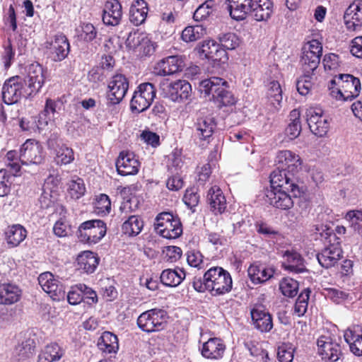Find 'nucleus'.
I'll list each match as a JSON object with an SVG mask.
<instances>
[{"label": "nucleus", "mask_w": 362, "mask_h": 362, "mask_svg": "<svg viewBox=\"0 0 362 362\" xmlns=\"http://www.w3.org/2000/svg\"><path fill=\"white\" fill-rule=\"evenodd\" d=\"M194 288L198 292L209 291L213 296L228 293L233 287L230 273L220 267H213L204 274L203 278L194 277Z\"/></svg>", "instance_id": "obj_1"}, {"label": "nucleus", "mask_w": 362, "mask_h": 362, "mask_svg": "<svg viewBox=\"0 0 362 362\" xmlns=\"http://www.w3.org/2000/svg\"><path fill=\"white\" fill-rule=\"evenodd\" d=\"M228 82L220 77H211L202 81L199 83V90L205 95H211L214 103L218 107L230 106L236 100L231 92L228 90Z\"/></svg>", "instance_id": "obj_2"}, {"label": "nucleus", "mask_w": 362, "mask_h": 362, "mask_svg": "<svg viewBox=\"0 0 362 362\" xmlns=\"http://www.w3.org/2000/svg\"><path fill=\"white\" fill-rule=\"evenodd\" d=\"M321 229L322 232L317 228L316 232L325 239V244L328 245L317 255V259L322 267L329 268L334 266L341 257L340 238H337L333 230L329 228L322 226Z\"/></svg>", "instance_id": "obj_3"}, {"label": "nucleus", "mask_w": 362, "mask_h": 362, "mask_svg": "<svg viewBox=\"0 0 362 362\" xmlns=\"http://www.w3.org/2000/svg\"><path fill=\"white\" fill-rule=\"evenodd\" d=\"M157 233L167 239H175L182 233V226L180 218L170 212H162L157 215L154 223Z\"/></svg>", "instance_id": "obj_4"}, {"label": "nucleus", "mask_w": 362, "mask_h": 362, "mask_svg": "<svg viewBox=\"0 0 362 362\" xmlns=\"http://www.w3.org/2000/svg\"><path fill=\"white\" fill-rule=\"evenodd\" d=\"M167 318L166 311L153 308L142 313L137 318V325L145 332H159L165 327Z\"/></svg>", "instance_id": "obj_5"}, {"label": "nucleus", "mask_w": 362, "mask_h": 362, "mask_svg": "<svg viewBox=\"0 0 362 362\" xmlns=\"http://www.w3.org/2000/svg\"><path fill=\"white\" fill-rule=\"evenodd\" d=\"M105 223L99 219L86 221L82 223L77 230L79 240L83 243L95 244L106 234Z\"/></svg>", "instance_id": "obj_6"}, {"label": "nucleus", "mask_w": 362, "mask_h": 362, "mask_svg": "<svg viewBox=\"0 0 362 362\" xmlns=\"http://www.w3.org/2000/svg\"><path fill=\"white\" fill-rule=\"evenodd\" d=\"M26 81L21 76H16L7 79L2 88V99L7 105L18 102L22 97L31 96L26 90Z\"/></svg>", "instance_id": "obj_7"}, {"label": "nucleus", "mask_w": 362, "mask_h": 362, "mask_svg": "<svg viewBox=\"0 0 362 362\" xmlns=\"http://www.w3.org/2000/svg\"><path fill=\"white\" fill-rule=\"evenodd\" d=\"M306 120L313 134L318 137L327 135L329 130L330 122L329 117L319 106H311L305 112Z\"/></svg>", "instance_id": "obj_8"}, {"label": "nucleus", "mask_w": 362, "mask_h": 362, "mask_svg": "<svg viewBox=\"0 0 362 362\" xmlns=\"http://www.w3.org/2000/svg\"><path fill=\"white\" fill-rule=\"evenodd\" d=\"M322 54V43L317 40L307 42L303 47L300 62L306 73H312L317 67Z\"/></svg>", "instance_id": "obj_9"}, {"label": "nucleus", "mask_w": 362, "mask_h": 362, "mask_svg": "<svg viewBox=\"0 0 362 362\" xmlns=\"http://www.w3.org/2000/svg\"><path fill=\"white\" fill-rule=\"evenodd\" d=\"M160 90L164 97L176 103L189 98L191 94V85L185 80L175 81H165L160 83Z\"/></svg>", "instance_id": "obj_10"}, {"label": "nucleus", "mask_w": 362, "mask_h": 362, "mask_svg": "<svg viewBox=\"0 0 362 362\" xmlns=\"http://www.w3.org/2000/svg\"><path fill=\"white\" fill-rule=\"evenodd\" d=\"M271 189H286L296 197L300 195V190L296 183L294 174L288 173L286 169L277 168L270 175Z\"/></svg>", "instance_id": "obj_11"}, {"label": "nucleus", "mask_w": 362, "mask_h": 362, "mask_svg": "<svg viewBox=\"0 0 362 362\" xmlns=\"http://www.w3.org/2000/svg\"><path fill=\"white\" fill-rule=\"evenodd\" d=\"M156 97V88L151 83H144L134 91L130 106L133 112H141L146 110Z\"/></svg>", "instance_id": "obj_12"}, {"label": "nucleus", "mask_w": 362, "mask_h": 362, "mask_svg": "<svg viewBox=\"0 0 362 362\" xmlns=\"http://www.w3.org/2000/svg\"><path fill=\"white\" fill-rule=\"evenodd\" d=\"M332 85H337L344 95V101L356 98L361 91V86L359 78L351 74H339L331 80Z\"/></svg>", "instance_id": "obj_13"}, {"label": "nucleus", "mask_w": 362, "mask_h": 362, "mask_svg": "<svg viewBox=\"0 0 362 362\" xmlns=\"http://www.w3.org/2000/svg\"><path fill=\"white\" fill-rule=\"evenodd\" d=\"M38 282L45 292L54 300H60L66 297L64 286L51 272H44L38 277Z\"/></svg>", "instance_id": "obj_14"}, {"label": "nucleus", "mask_w": 362, "mask_h": 362, "mask_svg": "<svg viewBox=\"0 0 362 362\" xmlns=\"http://www.w3.org/2000/svg\"><path fill=\"white\" fill-rule=\"evenodd\" d=\"M22 165H39L44 160L43 148L35 140L28 139L20 148Z\"/></svg>", "instance_id": "obj_15"}, {"label": "nucleus", "mask_w": 362, "mask_h": 362, "mask_svg": "<svg viewBox=\"0 0 362 362\" xmlns=\"http://www.w3.org/2000/svg\"><path fill=\"white\" fill-rule=\"evenodd\" d=\"M128 88L129 82L124 75L119 74L113 76L108 84V101L112 105L119 103L125 96Z\"/></svg>", "instance_id": "obj_16"}, {"label": "nucleus", "mask_w": 362, "mask_h": 362, "mask_svg": "<svg viewBox=\"0 0 362 362\" xmlns=\"http://www.w3.org/2000/svg\"><path fill=\"white\" fill-rule=\"evenodd\" d=\"M46 48L49 51V55L54 62L64 60L69 54L70 45L66 37L63 34H57L46 43Z\"/></svg>", "instance_id": "obj_17"}, {"label": "nucleus", "mask_w": 362, "mask_h": 362, "mask_svg": "<svg viewBox=\"0 0 362 362\" xmlns=\"http://www.w3.org/2000/svg\"><path fill=\"white\" fill-rule=\"evenodd\" d=\"M185 64L182 56L173 55L156 63L154 72L159 76H168L182 71Z\"/></svg>", "instance_id": "obj_18"}, {"label": "nucleus", "mask_w": 362, "mask_h": 362, "mask_svg": "<svg viewBox=\"0 0 362 362\" xmlns=\"http://www.w3.org/2000/svg\"><path fill=\"white\" fill-rule=\"evenodd\" d=\"M26 90L32 95L36 94L42 87L45 80V71L43 67L39 64H32L28 69V74L26 78Z\"/></svg>", "instance_id": "obj_19"}, {"label": "nucleus", "mask_w": 362, "mask_h": 362, "mask_svg": "<svg viewBox=\"0 0 362 362\" xmlns=\"http://www.w3.org/2000/svg\"><path fill=\"white\" fill-rule=\"evenodd\" d=\"M286 189H270L266 194V202L281 210H288L293 206L294 196L288 194Z\"/></svg>", "instance_id": "obj_20"}, {"label": "nucleus", "mask_w": 362, "mask_h": 362, "mask_svg": "<svg viewBox=\"0 0 362 362\" xmlns=\"http://www.w3.org/2000/svg\"><path fill=\"white\" fill-rule=\"evenodd\" d=\"M318 354L327 362L337 361L341 355L340 346L329 337L322 336L317 339Z\"/></svg>", "instance_id": "obj_21"}, {"label": "nucleus", "mask_w": 362, "mask_h": 362, "mask_svg": "<svg viewBox=\"0 0 362 362\" xmlns=\"http://www.w3.org/2000/svg\"><path fill=\"white\" fill-rule=\"evenodd\" d=\"M275 162L279 168L286 169L292 174L298 172L302 165L300 156L289 150L279 151L276 153Z\"/></svg>", "instance_id": "obj_22"}, {"label": "nucleus", "mask_w": 362, "mask_h": 362, "mask_svg": "<svg viewBox=\"0 0 362 362\" xmlns=\"http://www.w3.org/2000/svg\"><path fill=\"white\" fill-rule=\"evenodd\" d=\"M118 173L122 176L136 175L139 170L140 163L132 152L122 151L116 161Z\"/></svg>", "instance_id": "obj_23"}, {"label": "nucleus", "mask_w": 362, "mask_h": 362, "mask_svg": "<svg viewBox=\"0 0 362 362\" xmlns=\"http://www.w3.org/2000/svg\"><path fill=\"white\" fill-rule=\"evenodd\" d=\"M216 123L211 117H202L197 119L193 128V134L196 140L200 142L209 143L213 135Z\"/></svg>", "instance_id": "obj_24"}, {"label": "nucleus", "mask_w": 362, "mask_h": 362, "mask_svg": "<svg viewBox=\"0 0 362 362\" xmlns=\"http://www.w3.org/2000/svg\"><path fill=\"white\" fill-rule=\"evenodd\" d=\"M346 28L355 31L362 27V0H356L346 8L344 13Z\"/></svg>", "instance_id": "obj_25"}, {"label": "nucleus", "mask_w": 362, "mask_h": 362, "mask_svg": "<svg viewBox=\"0 0 362 362\" xmlns=\"http://www.w3.org/2000/svg\"><path fill=\"white\" fill-rule=\"evenodd\" d=\"M250 313L253 325L257 329L262 332H268L272 329V315L262 305H255Z\"/></svg>", "instance_id": "obj_26"}, {"label": "nucleus", "mask_w": 362, "mask_h": 362, "mask_svg": "<svg viewBox=\"0 0 362 362\" xmlns=\"http://www.w3.org/2000/svg\"><path fill=\"white\" fill-rule=\"evenodd\" d=\"M122 18V6L118 0L107 1L103 11V22L108 26H116Z\"/></svg>", "instance_id": "obj_27"}, {"label": "nucleus", "mask_w": 362, "mask_h": 362, "mask_svg": "<svg viewBox=\"0 0 362 362\" xmlns=\"http://www.w3.org/2000/svg\"><path fill=\"white\" fill-rule=\"evenodd\" d=\"M203 357L211 360H218L223 356L226 345L220 338H211L199 348Z\"/></svg>", "instance_id": "obj_28"}, {"label": "nucleus", "mask_w": 362, "mask_h": 362, "mask_svg": "<svg viewBox=\"0 0 362 362\" xmlns=\"http://www.w3.org/2000/svg\"><path fill=\"white\" fill-rule=\"evenodd\" d=\"M206 199L211 210L215 214H221L226 211V199L219 187H211L208 191Z\"/></svg>", "instance_id": "obj_29"}, {"label": "nucleus", "mask_w": 362, "mask_h": 362, "mask_svg": "<svg viewBox=\"0 0 362 362\" xmlns=\"http://www.w3.org/2000/svg\"><path fill=\"white\" fill-rule=\"evenodd\" d=\"M283 267L285 270L293 273H302L306 270L305 261L302 256L296 251L287 250L284 252Z\"/></svg>", "instance_id": "obj_30"}, {"label": "nucleus", "mask_w": 362, "mask_h": 362, "mask_svg": "<svg viewBox=\"0 0 362 362\" xmlns=\"http://www.w3.org/2000/svg\"><path fill=\"white\" fill-rule=\"evenodd\" d=\"M21 296L22 290L18 286L11 283L0 284V305H13L20 300Z\"/></svg>", "instance_id": "obj_31"}, {"label": "nucleus", "mask_w": 362, "mask_h": 362, "mask_svg": "<svg viewBox=\"0 0 362 362\" xmlns=\"http://www.w3.org/2000/svg\"><path fill=\"white\" fill-rule=\"evenodd\" d=\"M274 273L272 268H268L258 262H254L247 269L248 276L255 284L266 282L273 276Z\"/></svg>", "instance_id": "obj_32"}, {"label": "nucleus", "mask_w": 362, "mask_h": 362, "mask_svg": "<svg viewBox=\"0 0 362 362\" xmlns=\"http://www.w3.org/2000/svg\"><path fill=\"white\" fill-rule=\"evenodd\" d=\"M252 0L240 1H229L227 10L230 17L238 21L245 20L252 11Z\"/></svg>", "instance_id": "obj_33"}, {"label": "nucleus", "mask_w": 362, "mask_h": 362, "mask_svg": "<svg viewBox=\"0 0 362 362\" xmlns=\"http://www.w3.org/2000/svg\"><path fill=\"white\" fill-rule=\"evenodd\" d=\"M77 269L81 272L91 274L95 272L99 263L97 255L90 251H84L77 257Z\"/></svg>", "instance_id": "obj_34"}, {"label": "nucleus", "mask_w": 362, "mask_h": 362, "mask_svg": "<svg viewBox=\"0 0 362 362\" xmlns=\"http://www.w3.org/2000/svg\"><path fill=\"white\" fill-rule=\"evenodd\" d=\"M257 21H266L273 13V3L271 0L252 1V11Z\"/></svg>", "instance_id": "obj_35"}, {"label": "nucleus", "mask_w": 362, "mask_h": 362, "mask_svg": "<svg viewBox=\"0 0 362 362\" xmlns=\"http://www.w3.org/2000/svg\"><path fill=\"white\" fill-rule=\"evenodd\" d=\"M26 236V230L20 224L10 226L5 231V240L10 247H15L19 245Z\"/></svg>", "instance_id": "obj_36"}, {"label": "nucleus", "mask_w": 362, "mask_h": 362, "mask_svg": "<svg viewBox=\"0 0 362 362\" xmlns=\"http://www.w3.org/2000/svg\"><path fill=\"white\" fill-rule=\"evenodd\" d=\"M65 351L58 344H47L39 354L37 362L59 361L64 355Z\"/></svg>", "instance_id": "obj_37"}, {"label": "nucleus", "mask_w": 362, "mask_h": 362, "mask_svg": "<svg viewBox=\"0 0 362 362\" xmlns=\"http://www.w3.org/2000/svg\"><path fill=\"white\" fill-rule=\"evenodd\" d=\"M147 3L144 0H135L129 9V20L135 25L142 24L148 13Z\"/></svg>", "instance_id": "obj_38"}, {"label": "nucleus", "mask_w": 362, "mask_h": 362, "mask_svg": "<svg viewBox=\"0 0 362 362\" xmlns=\"http://www.w3.org/2000/svg\"><path fill=\"white\" fill-rule=\"evenodd\" d=\"M97 345L98 349L105 354H116L119 349L117 337L110 332L102 334Z\"/></svg>", "instance_id": "obj_39"}, {"label": "nucleus", "mask_w": 362, "mask_h": 362, "mask_svg": "<svg viewBox=\"0 0 362 362\" xmlns=\"http://www.w3.org/2000/svg\"><path fill=\"white\" fill-rule=\"evenodd\" d=\"M160 281L166 286L175 287L180 285L185 278V272L181 268L168 269L162 272Z\"/></svg>", "instance_id": "obj_40"}, {"label": "nucleus", "mask_w": 362, "mask_h": 362, "mask_svg": "<svg viewBox=\"0 0 362 362\" xmlns=\"http://www.w3.org/2000/svg\"><path fill=\"white\" fill-rule=\"evenodd\" d=\"M54 162L57 165H66L74 160V151L66 144H58L54 149Z\"/></svg>", "instance_id": "obj_41"}, {"label": "nucleus", "mask_w": 362, "mask_h": 362, "mask_svg": "<svg viewBox=\"0 0 362 362\" xmlns=\"http://www.w3.org/2000/svg\"><path fill=\"white\" fill-rule=\"evenodd\" d=\"M144 228V221L139 216H130L126 220L122 226V230L123 233L128 236L134 237L139 235Z\"/></svg>", "instance_id": "obj_42"}, {"label": "nucleus", "mask_w": 362, "mask_h": 362, "mask_svg": "<svg viewBox=\"0 0 362 362\" xmlns=\"http://www.w3.org/2000/svg\"><path fill=\"white\" fill-rule=\"evenodd\" d=\"M344 339L349 344L351 351L357 356H362V334H357L351 328L347 329L344 334Z\"/></svg>", "instance_id": "obj_43"}, {"label": "nucleus", "mask_w": 362, "mask_h": 362, "mask_svg": "<svg viewBox=\"0 0 362 362\" xmlns=\"http://www.w3.org/2000/svg\"><path fill=\"white\" fill-rule=\"evenodd\" d=\"M289 123L286 129V134L290 139L297 138L301 132L300 112L294 109L289 114Z\"/></svg>", "instance_id": "obj_44"}, {"label": "nucleus", "mask_w": 362, "mask_h": 362, "mask_svg": "<svg viewBox=\"0 0 362 362\" xmlns=\"http://www.w3.org/2000/svg\"><path fill=\"white\" fill-rule=\"evenodd\" d=\"M4 163L13 176L20 175L19 173L23 165L21 152L18 153L16 150L8 151L4 157Z\"/></svg>", "instance_id": "obj_45"}, {"label": "nucleus", "mask_w": 362, "mask_h": 362, "mask_svg": "<svg viewBox=\"0 0 362 362\" xmlns=\"http://www.w3.org/2000/svg\"><path fill=\"white\" fill-rule=\"evenodd\" d=\"M68 195L73 199H78L86 193V185L82 178L74 176L67 184Z\"/></svg>", "instance_id": "obj_46"}, {"label": "nucleus", "mask_w": 362, "mask_h": 362, "mask_svg": "<svg viewBox=\"0 0 362 362\" xmlns=\"http://www.w3.org/2000/svg\"><path fill=\"white\" fill-rule=\"evenodd\" d=\"M76 33L80 40L90 42L98 35L95 27L90 23H82L76 28Z\"/></svg>", "instance_id": "obj_47"}, {"label": "nucleus", "mask_w": 362, "mask_h": 362, "mask_svg": "<svg viewBox=\"0 0 362 362\" xmlns=\"http://www.w3.org/2000/svg\"><path fill=\"white\" fill-rule=\"evenodd\" d=\"M206 31L202 25L187 26L182 32V40L186 42H191L202 38Z\"/></svg>", "instance_id": "obj_48"}, {"label": "nucleus", "mask_w": 362, "mask_h": 362, "mask_svg": "<svg viewBox=\"0 0 362 362\" xmlns=\"http://www.w3.org/2000/svg\"><path fill=\"white\" fill-rule=\"evenodd\" d=\"M345 219L354 232L362 237V211H349L346 214Z\"/></svg>", "instance_id": "obj_49"}, {"label": "nucleus", "mask_w": 362, "mask_h": 362, "mask_svg": "<svg viewBox=\"0 0 362 362\" xmlns=\"http://www.w3.org/2000/svg\"><path fill=\"white\" fill-rule=\"evenodd\" d=\"M216 8L214 0H206L196 9L193 18L196 21H204L215 11Z\"/></svg>", "instance_id": "obj_50"}, {"label": "nucleus", "mask_w": 362, "mask_h": 362, "mask_svg": "<svg viewBox=\"0 0 362 362\" xmlns=\"http://www.w3.org/2000/svg\"><path fill=\"white\" fill-rule=\"evenodd\" d=\"M267 98L270 103L277 108L282 100V90L279 83L272 81L268 85Z\"/></svg>", "instance_id": "obj_51"}, {"label": "nucleus", "mask_w": 362, "mask_h": 362, "mask_svg": "<svg viewBox=\"0 0 362 362\" xmlns=\"http://www.w3.org/2000/svg\"><path fill=\"white\" fill-rule=\"evenodd\" d=\"M310 293V291L309 289H305L298 296L293 308V313L298 317H302L306 313L308 306Z\"/></svg>", "instance_id": "obj_52"}, {"label": "nucleus", "mask_w": 362, "mask_h": 362, "mask_svg": "<svg viewBox=\"0 0 362 362\" xmlns=\"http://www.w3.org/2000/svg\"><path fill=\"white\" fill-rule=\"evenodd\" d=\"M279 289L284 296L293 298L298 293V282L291 278H284L279 284Z\"/></svg>", "instance_id": "obj_53"}, {"label": "nucleus", "mask_w": 362, "mask_h": 362, "mask_svg": "<svg viewBox=\"0 0 362 362\" xmlns=\"http://www.w3.org/2000/svg\"><path fill=\"white\" fill-rule=\"evenodd\" d=\"M56 111V103L51 99L46 100L45 109L39 115V124L40 125H47L48 122L52 119L51 115H54Z\"/></svg>", "instance_id": "obj_54"}, {"label": "nucleus", "mask_w": 362, "mask_h": 362, "mask_svg": "<svg viewBox=\"0 0 362 362\" xmlns=\"http://www.w3.org/2000/svg\"><path fill=\"white\" fill-rule=\"evenodd\" d=\"M35 346L34 341L28 339L16 347V351L18 354V360H25L32 356Z\"/></svg>", "instance_id": "obj_55"}, {"label": "nucleus", "mask_w": 362, "mask_h": 362, "mask_svg": "<svg viewBox=\"0 0 362 362\" xmlns=\"http://www.w3.org/2000/svg\"><path fill=\"white\" fill-rule=\"evenodd\" d=\"M294 349L291 344H283L278 348L277 357L280 362H292Z\"/></svg>", "instance_id": "obj_56"}, {"label": "nucleus", "mask_w": 362, "mask_h": 362, "mask_svg": "<svg viewBox=\"0 0 362 362\" xmlns=\"http://www.w3.org/2000/svg\"><path fill=\"white\" fill-rule=\"evenodd\" d=\"M95 209L98 214H109L111 209V202L109 197L105 194H100L96 199Z\"/></svg>", "instance_id": "obj_57"}, {"label": "nucleus", "mask_w": 362, "mask_h": 362, "mask_svg": "<svg viewBox=\"0 0 362 362\" xmlns=\"http://www.w3.org/2000/svg\"><path fill=\"white\" fill-rule=\"evenodd\" d=\"M325 298L330 299L335 303H340L347 298L348 294L343 291L334 288H326L323 290Z\"/></svg>", "instance_id": "obj_58"}, {"label": "nucleus", "mask_w": 362, "mask_h": 362, "mask_svg": "<svg viewBox=\"0 0 362 362\" xmlns=\"http://www.w3.org/2000/svg\"><path fill=\"white\" fill-rule=\"evenodd\" d=\"M11 175L6 169L0 170V197L8 195L11 191Z\"/></svg>", "instance_id": "obj_59"}, {"label": "nucleus", "mask_w": 362, "mask_h": 362, "mask_svg": "<svg viewBox=\"0 0 362 362\" xmlns=\"http://www.w3.org/2000/svg\"><path fill=\"white\" fill-rule=\"evenodd\" d=\"M221 47L225 49L232 50L239 45L238 37L232 33L223 34L220 37Z\"/></svg>", "instance_id": "obj_60"}, {"label": "nucleus", "mask_w": 362, "mask_h": 362, "mask_svg": "<svg viewBox=\"0 0 362 362\" xmlns=\"http://www.w3.org/2000/svg\"><path fill=\"white\" fill-rule=\"evenodd\" d=\"M54 202L52 191L45 185L42 187V193L39 197V204L42 209L51 207Z\"/></svg>", "instance_id": "obj_61"}, {"label": "nucleus", "mask_w": 362, "mask_h": 362, "mask_svg": "<svg viewBox=\"0 0 362 362\" xmlns=\"http://www.w3.org/2000/svg\"><path fill=\"white\" fill-rule=\"evenodd\" d=\"M218 48V44L214 40H205L199 47V52L204 55L205 58L211 59V56L214 55Z\"/></svg>", "instance_id": "obj_62"}, {"label": "nucleus", "mask_w": 362, "mask_h": 362, "mask_svg": "<svg viewBox=\"0 0 362 362\" xmlns=\"http://www.w3.org/2000/svg\"><path fill=\"white\" fill-rule=\"evenodd\" d=\"M183 202L186 206L192 209L198 205L199 196L194 188L187 189L183 197Z\"/></svg>", "instance_id": "obj_63"}, {"label": "nucleus", "mask_w": 362, "mask_h": 362, "mask_svg": "<svg viewBox=\"0 0 362 362\" xmlns=\"http://www.w3.org/2000/svg\"><path fill=\"white\" fill-rule=\"evenodd\" d=\"M310 73L305 72L304 76L297 81V90L298 93L302 95H306L311 90L313 85L310 81Z\"/></svg>", "instance_id": "obj_64"}]
</instances>
